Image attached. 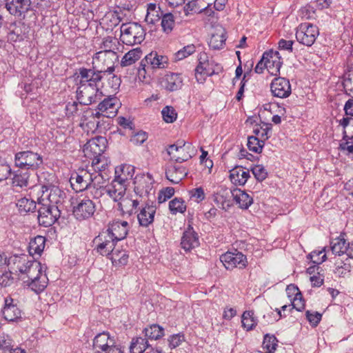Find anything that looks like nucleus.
<instances>
[{"instance_id": "f257e3e1", "label": "nucleus", "mask_w": 353, "mask_h": 353, "mask_svg": "<svg viewBox=\"0 0 353 353\" xmlns=\"http://www.w3.org/2000/svg\"><path fill=\"white\" fill-rule=\"evenodd\" d=\"M103 71L95 66L92 68L79 69V82L77 90V97L80 104L88 105L97 102L103 96L98 84L102 80Z\"/></svg>"}, {"instance_id": "f03ea898", "label": "nucleus", "mask_w": 353, "mask_h": 353, "mask_svg": "<svg viewBox=\"0 0 353 353\" xmlns=\"http://www.w3.org/2000/svg\"><path fill=\"white\" fill-rule=\"evenodd\" d=\"M26 268L23 274H19V279L36 293L43 291L47 286V278L41 275V264L37 261H32Z\"/></svg>"}, {"instance_id": "7ed1b4c3", "label": "nucleus", "mask_w": 353, "mask_h": 353, "mask_svg": "<svg viewBox=\"0 0 353 353\" xmlns=\"http://www.w3.org/2000/svg\"><path fill=\"white\" fill-rule=\"evenodd\" d=\"M120 29V39L125 45L140 44L145 39V30L138 23H123Z\"/></svg>"}, {"instance_id": "20e7f679", "label": "nucleus", "mask_w": 353, "mask_h": 353, "mask_svg": "<svg viewBox=\"0 0 353 353\" xmlns=\"http://www.w3.org/2000/svg\"><path fill=\"white\" fill-rule=\"evenodd\" d=\"M41 154L30 150L17 152L14 155V165L19 168L36 170L43 165Z\"/></svg>"}, {"instance_id": "39448f33", "label": "nucleus", "mask_w": 353, "mask_h": 353, "mask_svg": "<svg viewBox=\"0 0 353 353\" xmlns=\"http://www.w3.org/2000/svg\"><path fill=\"white\" fill-rule=\"evenodd\" d=\"M38 222L40 225L50 227L60 217L61 210L58 205H47L39 201L38 203Z\"/></svg>"}, {"instance_id": "423d86ee", "label": "nucleus", "mask_w": 353, "mask_h": 353, "mask_svg": "<svg viewBox=\"0 0 353 353\" xmlns=\"http://www.w3.org/2000/svg\"><path fill=\"white\" fill-rule=\"evenodd\" d=\"M154 180L150 173L137 174L134 179V192L136 197L147 201L153 190Z\"/></svg>"}, {"instance_id": "0eeeda50", "label": "nucleus", "mask_w": 353, "mask_h": 353, "mask_svg": "<svg viewBox=\"0 0 353 353\" xmlns=\"http://www.w3.org/2000/svg\"><path fill=\"white\" fill-rule=\"evenodd\" d=\"M117 243L105 230L99 232L92 241L94 250L102 256L111 255L115 250Z\"/></svg>"}, {"instance_id": "6e6552de", "label": "nucleus", "mask_w": 353, "mask_h": 353, "mask_svg": "<svg viewBox=\"0 0 353 353\" xmlns=\"http://www.w3.org/2000/svg\"><path fill=\"white\" fill-rule=\"evenodd\" d=\"M95 211V203L88 196L77 198L76 203L72 208L73 215L79 221L91 218Z\"/></svg>"}, {"instance_id": "1a4fd4ad", "label": "nucleus", "mask_w": 353, "mask_h": 353, "mask_svg": "<svg viewBox=\"0 0 353 353\" xmlns=\"http://www.w3.org/2000/svg\"><path fill=\"white\" fill-rule=\"evenodd\" d=\"M319 34V28L310 23H301L296 32V40L301 44L310 47Z\"/></svg>"}, {"instance_id": "9d476101", "label": "nucleus", "mask_w": 353, "mask_h": 353, "mask_svg": "<svg viewBox=\"0 0 353 353\" xmlns=\"http://www.w3.org/2000/svg\"><path fill=\"white\" fill-rule=\"evenodd\" d=\"M107 140L103 137H96L90 139L85 145L83 149L84 156L93 160L101 155L106 148Z\"/></svg>"}, {"instance_id": "9b49d317", "label": "nucleus", "mask_w": 353, "mask_h": 353, "mask_svg": "<svg viewBox=\"0 0 353 353\" xmlns=\"http://www.w3.org/2000/svg\"><path fill=\"white\" fill-rule=\"evenodd\" d=\"M167 61L166 57L159 55L157 52H152L141 60L139 72L141 74V70L147 72L157 68H164Z\"/></svg>"}, {"instance_id": "f8f14e48", "label": "nucleus", "mask_w": 353, "mask_h": 353, "mask_svg": "<svg viewBox=\"0 0 353 353\" xmlns=\"http://www.w3.org/2000/svg\"><path fill=\"white\" fill-rule=\"evenodd\" d=\"M1 312L4 319L10 322H17L22 319V310L16 301L10 296L4 299V305Z\"/></svg>"}, {"instance_id": "ddd939ff", "label": "nucleus", "mask_w": 353, "mask_h": 353, "mask_svg": "<svg viewBox=\"0 0 353 353\" xmlns=\"http://www.w3.org/2000/svg\"><path fill=\"white\" fill-rule=\"evenodd\" d=\"M156 210V205H154L152 202L150 203L149 199L143 201L138 209L139 212H137V215L139 225L145 228L151 225L154 221Z\"/></svg>"}, {"instance_id": "4468645a", "label": "nucleus", "mask_w": 353, "mask_h": 353, "mask_svg": "<svg viewBox=\"0 0 353 353\" xmlns=\"http://www.w3.org/2000/svg\"><path fill=\"white\" fill-rule=\"evenodd\" d=\"M42 196L40 201H44L45 197L47 199V205H58L62 203L65 198V193L59 187L49 185L42 186Z\"/></svg>"}, {"instance_id": "2eb2a0df", "label": "nucleus", "mask_w": 353, "mask_h": 353, "mask_svg": "<svg viewBox=\"0 0 353 353\" xmlns=\"http://www.w3.org/2000/svg\"><path fill=\"white\" fill-rule=\"evenodd\" d=\"M220 260L227 270L244 268L247 264V258L241 252H228L220 256Z\"/></svg>"}, {"instance_id": "dca6fc26", "label": "nucleus", "mask_w": 353, "mask_h": 353, "mask_svg": "<svg viewBox=\"0 0 353 353\" xmlns=\"http://www.w3.org/2000/svg\"><path fill=\"white\" fill-rule=\"evenodd\" d=\"M128 185L126 178L115 176L108 185L106 192L114 201H119L125 195Z\"/></svg>"}, {"instance_id": "f3484780", "label": "nucleus", "mask_w": 353, "mask_h": 353, "mask_svg": "<svg viewBox=\"0 0 353 353\" xmlns=\"http://www.w3.org/2000/svg\"><path fill=\"white\" fill-rule=\"evenodd\" d=\"M270 90L274 97L281 99L287 98L292 93L289 80L280 77L272 80L270 84Z\"/></svg>"}, {"instance_id": "a211bd4d", "label": "nucleus", "mask_w": 353, "mask_h": 353, "mask_svg": "<svg viewBox=\"0 0 353 353\" xmlns=\"http://www.w3.org/2000/svg\"><path fill=\"white\" fill-rule=\"evenodd\" d=\"M114 340L110 337L108 332L99 333L94 336L92 341V348L95 353H106L112 347H114Z\"/></svg>"}, {"instance_id": "6ab92c4d", "label": "nucleus", "mask_w": 353, "mask_h": 353, "mask_svg": "<svg viewBox=\"0 0 353 353\" xmlns=\"http://www.w3.org/2000/svg\"><path fill=\"white\" fill-rule=\"evenodd\" d=\"M130 229L125 221H113L108 223L105 230L117 242L125 239Z\"/></svg>"}, {"instance_id": "aec40b11", "label": "nucleus", "mask_w": 353, "mask_h": 353, "mask_svg": "<svg viewBox=\"0 0 353 353\" xmlns=\"http://www.w3.org/2000/svg\"><path fill=\"white\" fill-rule=\"evenodd\" d=\"M93 59L101 61L103 65L107 68L106 69L101 70L103 71V73L108 72L112 74L114 70V63L119 61V55L117 52H98L95 54Z\"/></svg>"}, {"instance_id": "412c9836", "label": "nucleus", "mask_w": 353, "mask_h": 353, "mask_svg": "<svg viewBox=\"0 0 353 353\" xmlns=\"http://www.w3.org/2000/svg\"><path fill=\"white\" fill-rule=\"evenodd\" d=\"M90 171L82 170L79 173L73 174L70 182L72 189L76 192L85 190L90 184Z\"/></svg>"}, {"instance_id": "4be33fe9", "label": "nucleus", "mask_w": 353, "mask_h": 353, "mask_svg": "<svg viewBox=\"0 0 353 353\" xmlns=\"http://www.w3.org/2000/svg\"><path fill=\"white\" fill-rule=\"evenodd\" d=\"M199 244L198 234L190 225H188L181 237V248L185 251H190L198 247Z\"/></svg>"}, {"instance_id": "5701e85b", "label": "nucleus", "mask_w": 353, "mask_h": 353, "mask_svg": "<svg viewBox=\"0 0 353 353\" xmlns=\"http://www.w3.org/2000/svg\"><path fill=\"white\" fill-rule=\"evenodd\" d=\"M31 261L28 260V257L25 255H14L9 257L8 259L6 257L4 259V264L7 265L15 272H19L21 274L24 272V269H26L28 265Z\"/></svg>"}, {"instance_id": "b1692460", "label": "nucleus", "mask_w": 353, "mask_h": 353, "mask_svg": "<svg viewBox=\"0 0 353 353\" xmlns=\"http://www.w3.org/2000/svg\"><path fill=\"white\" fill-rule=\"evenodd\" d=\"M143 203L142 199L139 197L135 198H124L121 199L118 203L119 209L122 212L123 214H126L131 216L138 212L139 205Z\"/></svg>"}, {"instance_id": "393cba45", "label": "nucleus", "mask_w": 353, "mask_h": 353, "mask_svg": "<svg viewBox=\"0 0 353 353\" xmlns=\"http://www.w3.org/2000/svg\"><path fill=\"white\" fill-rule=\"evenodd\" d=\"M31 6L30 0H12L6 5L8 12L16 17H20L27 12Z\"/></svg>"}, {"instance_id": "a878e982", "label": "nucleus", "mask_w": 353, "mask_h": 353, "mask_svg": "<svg viewBox=\"0 0 353 353\" xmlns=\"http://www.w3.org/2000/svg\"><path fill=\"white\" fill-rule=\"evenodd\" d=\"M266 53L268 54V57L266 59L267 70L272 76L279 75L283 63L279 52L270 50Z\"/></svg>"}, {"instance_id": "bb28decb", "label": "nucleus", "mask_w": 353, "mask_h": 353, "mask_svg": "<svg viewBox=\"0 0 353 353\" xmlns=\"http://www.w3.org/2000/svg\"><path fill=\"white\" fill-rule=\"evenodd\" d=\"M187 174L186 168L180 165H170L165 170L166 179L174 184H178Z\"/></svg>"}, {"instance_id": "cd10ccee", "label": "nucleus", "mask_w": 353, "mask_h": 353, "mask_svg": "<svg viewBox=\"0 0 353 353\" xmlns=\"http://www.w3.org/2000/svg\"><path fill=\"white\" fill-rule=\"evenodd\" d=\"M207 55L205 53H200L199 57V64L195 68V77L198 83H202L205 81L206 77L212 76L214 72L208 68V63H205Z\"/></svg>"}, {"instance_id": "c85d7f7f", "label": "nucleus", "mask_w": 353, "mask_h": 353, "mask_svg": "<svg viewBox=\"0 0 353 353\" xmlns=\"http://www.w3.org/2000/svg\"><path fill=\"white\" fill-rule=\"evenodd\" d=\"M163 87L173 92L179 90L183 85V79L180 74L170 73L164 76L162 81Z\"/></svg>"}, {"instance_id": "c756f323", "label": "nucleus", "mask_w": 353, "mask_h": 353, "mask_svg": "<svg viewBox=\"0 0 353 353\" xmlns=\"http://www.w3.org/2000/svg\"><path fill=\"white\" fill-rule=\"evenodd\" d=\"M117 99L116 97H108L103 99L98 105L97 109L104 112V117L112 118L116 116L118 110L117 105Z\"/></svg>"}, {"instance_id": "7c9ffc66", "label": "nucleus", "mask_w": 353, "mask_h": 353, "mask_svg": "<svg viewBox=\"0 0 353 353\" xmlns=\"http://www.w3.org/2000/svg\"><path fill=\"white\" fill-rule=\"evenodd\" d=\"M230 172V180L235 185H243L250 177L249 171L239 166L234 168Z\"/></svg>"}, {"instance_id": "2f4dec72", "label": "nucleus", "mask_w": 353, "mask_h": 353, "mask_svg": "<svg viewBox=\"0 0 353 353\" xmlns=\"http://www.w3.org/2000/svg\"><path fill=\"white\" fill-rule=\"evenodd\" d=\"M226 32L225 29L221 28L217 29L215 33H212L209 41L208 45L213 50H220L225 44Z\"/></svg>"}, {"instance_id": "473e14b6", "label": "nucleus", "mask_w": 353, "mask_h": 353, "mask_svg": "<svg viewBox=\"0 0 353 353\" xmlns=\"http://www.w3.org/2000/svg\"><path fill=\"white\" fill-rule=\"evenodd\" d=\"M30 173L29 171L18 170L13 172L12 185L21 188L29 185Z\"/></svg>"}, {"instance_id": "72a5a7b5", "label": "nucleus", "mask_w": 353, "mask_h": 353, "mask_svg": "<svg viewBox=\"0 0 353 353\" xmlns=\"http://www.w3.org/2000/svg\"><path fill=\"white\" fill-rule=\"evenodd\" d=\"M232 197L236 203L239 204V208L242 209H248L253 203V199L241 189L234 188Z\"/></svg>"}, {"instance_id": "f704fd0d", "label": "nucleus", "mask_w": 353, "mask_h": 353, "mask_svg": "<svg viewBox=\"0 0 353 353\" xmlns=\"http://www.w3.org/2000/svg\"><path fill=\"white\" fill-rule=\"evenodd\" d=\"M46 245V238L43 236L38 235L30 241L28 245V252L30 255L34 256L37 254L41 256Z\"/></svg>"}, {"instance_id": "c9c22d12", "label": "nucleus", "mask_w": 353, "mask_h": 353, "mask_svg": "<svg viewBox=\"0 0 353 353\" xmlns=\"http://www.w3.org/2000/svg\"><path fill=\"white\" fill-rule=\"evenodd\" d=\"M163 14L160 7L156 3H149L145 20L148 23L154 24L161 19Z\"/></svg>"}, {"instance_id": "e433bc0d", "label": "nucleus", "mask_w": 353, "mask_h": 353, "mask_svg": "<svg viewBox=\"0 0 353 353\" xmlns=\"http://www.w3.org/2000/svg\"><path fill=\"white\" fill-rule=\"evenodd\" d=\"M141 55L142 51L140 48H136L128 51L121 59V66L126 67L134 64L141 58Z\"/></svg>"}, {"instance_id": "4c0bfd02", "label": "nucleus", "mask_w": 353, "mask_h": 353, "mask_svg": "<svg viewBox=\"0 0 353 353\" xmlns=\"http://www.w3.org/2000/svg\"><path fill=\"white\" fill-rule=\"evenodd\" d=\"M150 346L146 338L137 337L132 339L130 350L131 353H143Z\"/></svg>"}, {"instance_id": "58836bf2", "label": "nucleus", "mask_w": 353, "mask_h": 353, "mask_svg": "<svg viewBox=\"0 0 353 353\" xmlns=\"http://www.w3.org/2000/svg\"><path fill=\"white\" fill-rule=\"evenodd\" d=\"M147 339L157 340L164 335V330L157 324H152L143 330Z\"/></svg>"}, {"instance_id": "ea45409f", "label": "nucleus", "mask_w": 353, "mask_h": 353, "mask_svg": "<svg viewBox=\"0 0 353 353\" xmlns=\"http://www.w3.org/2000/svg\"><path fill=\"white\" fill-rule=\"evenodd\" d=\"M12 29L8 33V39L11 42H20L24 40L25 33L23 31V25L13 23L10 26Z\"/></svg>"}, {"instance_id": "a19ab883", "label": "nucleus", "mask_w": 353, "mask_h": 353, "mask_svg": "<svg viewBox=\"0 0 353 353\" xmlns=\"http://www.w3.org/2000/svg\"><path fill=\"white\" fill-rule=\"evenodd\" d=\"M233 190L225 188H221L216 193L215 201L220 202L223 209H225V206H230V198L232 197Z\"/></svg>"}, {"instance_id": "79ce46f5", "label": "nucleus", "mask_w": 353, "mask_h": 353, "mask_svg": "<svg viewBox=\"0 0 353 353\" xmlns=\"http://www.w3.org/2000/svg\"><path fill=\"white\" fill-rule=\"evenodd\" d=\"M104 174L102 172L91 173L90 172L89 185L107 189L108 186L105 185L107 175Z\"/></svg>"}, {"instance_id": "37998d69", "label": "nucleus", "mask_w": 353, "mask_h": 353, "mask_svg": "<svg viewBox=\"0 0 353 353\" xmlns=\"http://www.w3.org/2000/svg\"><path fill=\"white\" fill-rule=\"evenodd\" d=\"M349 258L347 257L345 261L341 259H337L335 261V272L341 276H345L347 273L351 270V264L349 263Z\"/></svg>"}, {"instance_id": "c03bdc74", "label": "nucleus", "mask_w": 353, "mask_h": 353, "mask_svg": "<svg viewBox=\"0 0 353 353\" xmlns=\"http://www.w3.org/2000/svg\"><path fill=\"white\" fill-rule=\"evenodd\" d=\"M161 25L162 30L165 33H170L175 26V21L173 14L170 12L164 13L161 17Z\"/></svg>"}, {"instance_id": "a18cd8bd", "label": "nucleus", "mask_w": 353, "mask_h": 353, "mask_svg": "<svg viewBox=\"0 0 353 353\" xmlns=\"http://www.w3.org/2000/svg\"><path fill=\"white\" fill-rule=\"evenodd\" d=\"M331 250L333 254H338L339 256L345 254V248H347L346 242L344 239L336 238L332 240L330 243Z\"/></svg>"}, {"instance_id": "49530a36", "label": "nucleus", "mask_w": 353, "mask_h": 353, "mask_svg": "<svg viewBox=\"0 0 353 353\" xmlns=\"http://www.w3.org/2000/svg\"><path fill=\"white\" fill-rule=\"evenodd\" d=\"M17 205L21 213L33 212L37 208L36 203L26 198L19 199L17 203Z\"/></svg>"}, {"instance_id": "de8ad7c7", "label": "nucleus", "mask_w": 353, "mask_h": 353, "mask_svg": "<svg viewBox=\"0 0 353 353\" xmlns=\"http://www.w3.org/2000/svg\"><path fill=\"white\" fill-rule=\"evenodd\" d=\"M109 163L108 159L104 155H101L92 161V168L95 172L103 173Z\"/></svg>"}, {"instance_id": "09e8293b", "label": "nucleus", "mask_w": 353, "mask_h": 353, "mask_svg": "<svg viewBox=\"0 0 353 353\" xmlns=\"http://www.w3.org/2000/svg\"><path fill=\"white\" fill-rule=\"evenodd\" d=\"M169 209L172 214L183 213L186 210V205L181 198H174L169 203Z\"/></svg>"}, {"instance_id": "8fccbe9b", "label": "nucleus", "mask_w": 353, "mask_h": 353, "mask_svg": "<svg viewBox=\"0 0 353 353\" xmlns=\"http://www.w3.org/2000/svg\"><path fill=\"white\" fill-rule=\"evenodd\" d=\"M117 44L119 42L116 39L112 37H105L101 43V48L102 50L100 52H116L118 50Z\"/></svg>"}, {"instance_id": "3c124183", "label": "nucleus", "mask_w": 353, "mask_h": 353, "mask_svg": "<svg viewBox=\"0 0 353 353\" xmlns=\"http://www.w3.org/2000/svg\"><path fill=\"white\" fill-rule=\"evenodd\" d=\"M264 146L263 140H260L259 137L254 136L249 137L248 139V147L250 151L255 153H261Z\"/></svg>"}, {"instance_id": "603ef678", "label": "nucleus", "mask_w": 353, "mask_h": 353, "mask_svg": "<svg viewBox=\"0 0 353 353\" xmlns=\"http://www.w3.org/2000/svg\"><path fill=\"white\" fill-rule=\"evenodd\" d=\"M161 114L165 122L172 123L177 118V113L172 106L167 105L161 111Z\"/></svg>"}, {"instance_id": "864d4df0", "label": "nucleus", "mask_w": 353, "mask_h": 353, "mask_svg": "<svg viewBox=\"0 0 353 353\" xmlns=\"http://www.w3.org/2000/svg\"><path fill=\"white\" fill-rule=\"evenodd\" d=\"M277 339L274 335L266 334L264 336L263 347L266 349L269 353L273 352L277 346Z\"/></svg>"}, {"instance_id": "5fc2aeb1", "label": "nucleus", "mask_w": 353, "mask_h": 353, "mask_svg": "<svg viewBox=\"0 0 353 353\" xmlns=\"http://www.w3.org/2000/svg\"><path fill=\"white\" fill-rule=\"evenodd\" d=\"M272 130V125L270 123H263L262 126L257 127L254 129V133L260 137V140H263V142L267 140L269 137V133Z\"/></svg>"}, {"instance_id": "6e6d98bb", "label": "nucleus", "mask_w": 353, "mask_h": 353, "mask_svg": "<svg viewBox=\"0 0 353 353\" xmlns=\"http://www.w3.org/2000/svg\"><path fill=\"white\" fill-rule=\"evenodd\" d=\"M134 174V168L131 165H125L115 170V176H123L126 178V183L129 184V179H131Z\"/></svg>"}, {"instance_id": "4d7b16f0", "label": "nucleus", "mask_w": 353, "mask_h": 353, "mask_svg": "<svg viewBox=\"0 0 353 353\" xmlns=\"http://www.w3.org/2000/svg\"><path fill=\"white\" fill-rule=\"evenodd\" d=\"M196 51V47L193 44L184 46L182 49L179 50L174 54L175 59L177 61L182 60L188 56L192 54Z\"/></svg>"}, {"instance_id": "13d9d810", "label": "nucleus", "mask_w": 353, "mask_h": 353, "mask_svg": "<svg viewBox=\"0 0 353 353\" xmlns=\"http://www.w3.org/2000/svg\"><path fill=\"white\" fill-rule=\"evenodd\" d=\"M352 82L353 74H352V70H348V72L345 76V79L343 82V85L345 90V94L352 97H353Z\"/></svg>"}, {"instance_id": "bf43d9fd", "label": "nucleus", "mask_w": 353, "mask_h": 353, "mask_svg": "<svg viewBox=\"0 0 353 353\" xmlns=\"http://www.w3.org/2000/svg\"><path fill=\"white\" fill-rule=\"evenodd\" d=\"M203 1V0H192L185 5V10L188 13H189V12H194L195 13L201 14V8L204 6Z\"/></svg>"}, {"instance_id": "052dcab7", "label": "nucleus", "mask_w": 353, "mask_h": 353, "mask_svg": "<svg viewBox=\"0 0 353 353\" xmlns=\"http://www.w3.org/2000/svg\"><path fill=\"white\" fill-rule=\"evenodd\" d=\"M324 252V250L321 251H313L307 255V259H311V261L314 264L319 265L324 262L327 259L326 254Z\"/></svg>"}, {"instance_id": "680f3d73", "label": "nucleus", "mask_w": 353, "mask_h": 353, "mask_svg": "<svg viewBox=\"0 0 353 353\" xmlns=\"http://www.w3.org/2000/svg\"><path fill=\"white\" fill-rule=\"evenodd\" d=\"M111 259L112 262H118L119 264L125 265L127 264L128 261V255L125 252H120L118 250H115L114 252L111 254Z\"/></svg>"}, {"instance_id": "e2e57ef3", "label": "nucleus", "mask_w": 353, "mask_h": 353, "mask_svg": "<svg viewBox=\"0 0 353 353\" xmlns=\"http://www.w3.org/2000/svg\"><path fill=\"white\" fill-rule=\"evenodd\" d=\"M252 174L259 181H263L268 176V172L262 165H256L251 168Z\"/></svg>"}, {"instance_id": "0e129e2a", "label": "nucleus", "mask_w": 353, "mask_h": 353, "mask_svg": "<svg viewBox=\"0 0 353 353\" xmlns=\"http://www.w3.org/2000/svg\"><path fill=\"white\" fill-rule=\"evenodd\" d=\"M343 139L345 140V142L341 143L339 145V148L341 150H347L349 153L353 154V142L352 144L350 145H348V143H350V140L353 139V134L349 135L347 134V132L346 130H343Z\"/></svg>"}, {"instance_id": "69168bd1", "label": "nucleus", "mask_w": 353, "mask_h": 353, "mask_svg": "<svg viewBox=\"0 0 353 353\" xmlns=\"http://www.w3.org/2000/svg\"><path fill=\"white\" fill-rule=\"evenodd\" d=\"M174 194V189L172 187H167L161 190L158 195V202L159 203H164L170 199Z\"/></svg>"}, {"instance_id": "338daca9", "label": "nucleus", "mask_w": 353, "mask_h": 353, "mask_svg": "<svg viewBox=\"0 0 353 353\" xmlns=\"http://www.w3.org/2000/svg\"><path fill=\"white\" fill-rule=\"evenodd\" d=\"M12 274L11 271H0V285L3 287L10 285L14 281Z\"/></svg>"}, {"instance_id": "774afa93", "label": "nucleus", "mask_w": 353, "mask_h": 353, "mask_svg": "<svg viewBox=\"0 0 353 353\" xmlns=\"http://www.w3.org/2000/svg\"><path fill=\"white\" fill-rule=\"evenodd\" d=\"M300 15L301 18L305 19H315V10L312 6L306 5L300 10Z\"/></svg>"}]
</instances>
